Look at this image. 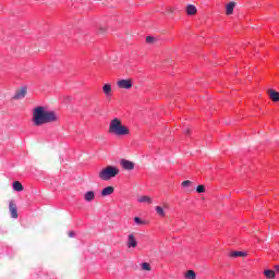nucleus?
Returning a JSON list of instances; mask_svg holds the SVG:
<instances>
[{
	"instance_id": "f257e3e1",
	"label": "nucleus",
	"mask_w": 279,
	"mask_h": 279,
	"mask_svg": "<svg viewBox=\"0 0 279 279\" xmlns=\"http://www.w3.org/2000/svg\"><path fill=\"white\" fill-rule=\"evenodd\" d=\"M58 121V114L56 111H47V108L38 106L33 110V125L40 128V125H47V123H56Z\"/></svg>"
},
{
	"instance_id": "f03ea898",
	"label": "nucleus",
	"mask_w": 279,
	"mask_h": 279,
	"mask_svg": "<svg viewBox=\"0 0 279 279\" xmlns=\"http://www.w3.org/2000/svg\"><path fill=\"white\" fill-rule=\"evenodd\" d=\"M109 134H114L116 136H128V134H130V129L123 125L121 120L114 118L109 124Z\"/></svg>"
},
{
	"instance_id": "7ed1b4c3",
	"label": "nucleus",
	"mask_w": 279,
	"mask_h": 279,
	"mask_svg": "<svg viewBox=\"0 0 279 279\" xmlns=\"http://www.w3.org/2000/svg\"><path fill=\"white\" fill-rule=\"evenodd\" d=\"M117 175H119V168L114 166H107L106 168H102L98 173V178L104 180V182H108L112 180V178H117Z\"/></svg>"
},
{
	"instance_id": "20e7f679",
	"label": "nucleus",
	"mask_w": 279,
	"mask_h": 279,
	"mask_svg": "<svg viewBox=\"0 0 279 279\" xmlns=\"http://www.w3.org/2000/svg\"><path fill=\"white\" fill-rule=\"evenodd\" d=\"M117 86L119 88H125L126 90H129V88H132V80H120L118 81Z\"/></svg>"
},
{
	"instance_id": "39448f33",
	"label": "nucleus",
	"mask_w": 279,
	"mask_h": 279,
	"mask_svg": "<svg viewBox=\"0 0 279 279\" xmlns=\"http://www.w3.org/2000/svg\"><path fill=\"white\" fill-rule=\"evenodd\" d=\"M120 165L123 169H125L126 171H132L134 170V162L133 161H130L128 159H122L120 161Z\"/></svg>"
},
{
	"instance_id": "423d86ee",
	"label": "nucleus",
	"mask_w": 279,
	"mask_h": 279,
	"mask_svg": "<svg viewBox=\"0 0 279 279\" xmlns=\"http://www.w3.org/2000/svg\"><path fill=\"white\" fill-rule=\"evenodd\" d=\"M9 210H10V213H11L12 219H19V211H17V209H16V204L13 203V201H11V202L9 203Z\"/></svg>"
},
{
	"instance_id": "0eeeda50",
	"label": "nucleus",
	"mask_w": 279,
	"mask_h": 279,
	"mask_svg": "<svg viewBox=\"0 0 279 279\" xmlns=\"http://www.w3.org/2000/svg\"><path fill=\"white\" fill-rule=\"evenodd\" d=\"M267 95L275 104L279 101V93L276 89H268Z\"/></svg>"
},
{
	"instance_id": "6e6552de",
	"label": "nucleus",
	"mask_w": 279,
	"mask_h": 279,
	"mask_svg": "<svg viewBox=\"0 0 279 279\" xmlns=\"http://www.w3.org/2000/svg\"><path fill=\"white\" fill-rule=\"evenodd\" d=\"M27 95V87H21L14 95L13 99H25Z\"/></svg>"
},
{
	"instance_id": "1a4fd4ad",
	"label": "nucleus",
	"mask_w": 279,
	"mask_h": 279,
	"mask_svg": "<svg viewBox=\"0 0 279 279\" xmlns=\"http://www.w3.org/2000/svg\"><path fill=\"white\" fill-rule=\"evenodd\" d=\"M234 8H236V2H229L226 7V14L230 16L234 14Z\"/></svg>"
},
{
	"instance_id": "9d476101",
	"label": "nucleus",
	"mask_w": 279,
	"mask_h": 279,
	"mask_svg": "<svg viewBox=\"0 0 279 279\" xmlns=\"http://www.w3.org/2000/svg\"><path fill=\"white\" fill-rule=\"evenodd\" d=\"M187 16H195L197 14V8L193 4H189L185 9Z\"/></svg>"
},
{
	"instance_id": "9b49d317",
	"label": "nucleus",
	"mask_w": 279,
	"mask_h": 279,
	"mask_svg": "<svg viewBox=\"0 0 279 279\" xmlns=\"http://www.w3.org/2000/svg\"><path fill=\"white\" fill-rule=\"evenodd\" d=\"M102 92L105 93L106 97H111L112 96V85L105 84L102 86Z\"/></svg>"
},
{
	"instance_id": "f8f14e48",
	"label": "nucleus",
	"mask_w": 279,
	"mask_h": 279,
	"mask_svg": "<svg viewBox=\"0 0 279 279\" xmlns=\"http://www.w3.org/2000/svg\"><path fill=\"white\" fill-rule=\"evenodd\" d=\"M112 193H114L113 186H107V187L102 189V191H101L102 197H108V195H112Z\"/></svg>"
},
{
	"instance_id": "ddd939ff",
	"label": "nucleus",
	"mask_w": 279,
	"mask_h": 279,
	"mask_svg": "<svg viewBox=\"0 0 279 279\" xmlns=\"http://www.w3.org/2000/svg\"><path fill=\"white\" fill-rule=\"evenodd\" d=\"M136 245H138V243L136 242L134 234H129L128 247H136Z\"/></svg>"
},
{
	"instance_id": "4468645a",
	"label": "nucleus",
	"mask_w": 279,
	"mask_h": 279,
	"mask_svg": "<svg viewBox=\"0 0 279 279\" xmlns=\"http://www.w3.org/2000/svg\"><path fill=\"white\" fill-rule=\"evenodd\" d=\"M231 258H239V257H245L247 256V253L241 252V251H233L229 254Z\"/></svg>"
},
{
	"instance_id": "2eb2a0df",
	"label": "nucleus",
	"mask_w": 279,
	"mask_h": 279,
	"mask_svg": "<svg viewBox=\"0 0 279 279\" xmlns=\"http://www.w3.org/2000/svg\"><path fill=\"white\" fill-rule=\"evenodd\" d=\"M85 202H93L95 199V192L88 191L84 194Z\"/></svg>"
},
{
	"instance_id": "dca6fc26",
	"label": "nucleus",
	"mask_w": 279,
	"mask_h": 279,
	"mask_svg": "<svg viewBox=\"0 0 279 279\" xmlns=\"http://www.w3.org/2000/svg\"><path fill=\"white\" fill-rule=\"evenodd\" d=\"M137 201L141 203V204H151V198L149 196H140L137 198Z\"/></svg>"
},
{
	"instance_id": "f3484780",
	"label": "nucleus",
	"mask_w": 279,
	"mask_h": 279,
	"mask_svg": "<svg viewBox=\"0 0 279 279\" xmlns=\"http://www.w3.org/2000/svg\"><path fill=\"white\" fill-rule=\"evenodd\" d=\"M185 278H187V279H197V274H195V270H187L185 272Z\"/></svg>"
},
{
	"instance_id": "a211bd4d",
	"label": "nucleus",
	"mask_w": 279,
	"mask_h": 279,
	"mask_svg": "<svg viewBox=\"0 0 279 279\" xmlns=\"http://www.w3.org/2000/svg\"><path fill=\"white\" fill-rule=\"evenodd\" d=\"M264 275H265V277L268 278V279H274V278H276V271H274V270H265V271H264Z\"/></svg>"
},
{
	"instance_id": "6ab92c4d",
	"label": "nucleus",
	"mask_w": 279,
	"mask_h": 279,
	"mask_svg": "<svg viewBox=\"0 0 279 279\" xmlns=\"http://www.w3.org/2000/svg\"><path fill=\"white\" fill-rule=\"evenodd\" d=\"M13 189L15 191H17L19 193H21V191H23V184L19 181H15V182H13Z\"/></svg>"
},
{
	"instance_id": "aec40b11",
	"label": "nucleus",
	"mask_w": 279,
	"mask_h": 279,
	"mask_svg": "<svg viewBox=\"0 0 279 279\" xmlns=\"http://www.w3.org/2000/svg\"><path fill=\"white\" fill-rule=\"evenodd\" d=\"M155 210L157 213V215H159V217H165V209L160 206H156Z\"/></svg>"
},
{
	"instance_id": "412c9836",
	"label": "nucleus",
	"mask_w": 279,
	"mask_h": 279,
	"mask_svg": "<svg viewBox=\"0 0 279 279\" xmlns=\"http://www.w3.org/2000/svg\"><path fill=\"white\" fill-rule=\"evenodd\" d=\"M142 269L144 271H151V266L149 265V263H143L142 264Z\"/></svg>"
},
{
	"instance_id": "4be33fe9",
	"label": "nucleus",
	"mask_w": 279,
	"mask_h": 279,
	"mask_svg": "<svg viewBox=\"0 0 279 279\" xmlns=\"http://www.w3.org/2000/svg\"><path fill=\"white\" fill-rule=\"evenodd\" d=\"M193 184V182H191L190 180H185L181 183V186H183V189H189V186H191Z\"/></svg>"
},
{
	"instance_id": "5701e85b",
	"label": "nucleus",
	"mask_w": 279,
	"mask_h": 279,
	"mask_svg": "<svg viewBox=\"0 0 279 279\" xmlns=\"http://www.w3.org/2000/svg\"><path fill=\"white\" fill-rule=\"evenodd\" d=\"M134 221H135L136 226H145V221L143 219H141L140 217H135Z\"/></svg>"
},
{
	"instance_id": "b1692460",
	"label": "nucleus",
	"mask_w": 279,
	"mask_h": 279,
	"mask_svg": "<svg viewBox=\"0 0 279 279\" xmlns=\"http://www.w3.org/2000/svg\"><path fill=\"white\" fill-rule=\"evenodd\" d=\"M196 191H197L198 193H206V187H205L204 185H198V186L196 187Z\"/></svg>"
},
{
	"instance_id": "393cba45",
	"label": "nucleus",
	"mask_w": 279,
	"mask_h": 279,
	"mask_svg": "<svg viewBox=\"0 0 279 279\" xmlns=\"http://www.w3.org/2000/svg\"><path fill=\"white\" fill-rule=\"evenodd\" d=\"M154 37H151V36H147L146 37V43H148V44H151V43H154Z\"/></svg>"
},
{
	"instance_id": "a878e982",
	"label": "nucleus",
	"mask_w": 279,
	"mask_h": 279,
	"mask_svg": "<svg viewBox=\"0 0 279 279\" xmlns=\"http://www.w3.org/2000/svg\"><path fill=\"white\" fill-rule=\"evenodd\" d=\"M276 274H279V265L275 266Z\"/></svg>"
},
{
	"instance_id": "bb28decb",
	"label": "nucleus",
	"mask_w": 279,
	"mask_h": 279,
	"mask_svg": "<svg viewBox=\"0 0 279 279\" xmlns=\"http://www.w3.org/2000/svg\"><path fill=\"white\" fill-rule=\"evenodd\" d=\"M191 131L187 129L186 131H185V134H189Z\"/></svg>"
}]
</instances>
